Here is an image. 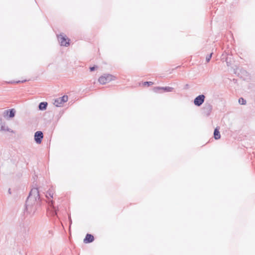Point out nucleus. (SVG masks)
Segmentation results:
<instances>
[{"label":"nucleus","mask_w":255,"mask_h":255,"mask_svg":"<svg viewBox=\"0 0 255 255\" xmlns=\"http://www.w3.org/2000/svg\"><path fill=\"white\" fill-rule=\"evenodd\" d=\"M27 81H28V80L26 79H23V78H21V79H15L10 80L7 81V83H9V84H17V83H23Z\"/></svg>","instance_id":"10"},{"label":"nucleus","mask_w":255,"mask_h":255,"mask_svg":"<svg viewBox=\"0 0 255 255\" xmlns=\"http://www.w3.org/2000/svg\"><path fill=\"white\" fill-rule=\"evenodd\" d=\"M144 86H146V85H152L153 84V83L152 82H144V83L143 84Z\"/></svg>","instance_id":"15"},{"label":"nucleus","mask_w":255,"mask_h":255,"mask_svg":"<svg viewBox=\"0 0 255 255\" xmlns=\"http://www.w3.org/2000/svg\"><path fill=\"white\" fill-rule=\"evenodd\" d=\"M47 106V102H41L39 105L38 108L40 110L43 111L46 109Z\"/></svg>","instance_id":"12"},{"label":"nucleus","mask_w":255,"mask_h":255,"mask_svg":"<svg viewBox=\"0 0 255 255\" xmlns=\"http://www.w3.org/2000/svg\"><path fill=\"white\" fill-rule=\"evenodd\" d=\"M0 131L12 132V130H11L8 127L4 126L1 118H0Z\"/></svg>","instance_id":"9"},{"label":"nucleus","mask_w":255,"mask_h":255,"mask_svg":"<svg viewBox=\"0 0 255 255\" xmlns=\"http://www.w3.org/2000/svg\"><path fill=\"white\" fill-rule=\"evenodd\" d=\"M116 79V77L113 75L105 74L99 77L98 81L101 84L104 85L115 81Z\"/></svg>","instance_id":"3"},{"label":"nucleus","mask_w":255,"mask_h":255,"mask_svg":"<svg viewBox=\"0 0 255 255\" xmlns=\"http://www.w3.org/2000/svg\"><path fill=\"white\" fill-rule=\"evenodd\" d=\"M16 111L14 109H11L9 110H7L4 111L3 113L4 117L6 116H8V117L10 118H13L15 115Z\"/></svg>","instance_id":"7"},{"label":"nucleus","mask_w":255,"mask_h":255,"mask_svg":"<svg viewBox=\"0 0 255 255\" xmlns=\"http://www.w3.org/2000/svg\"><path fill=\"white\" fill-rule=\"evenodd\" d=\"M212 53H211L208 56L206 57V61L207 62H209L212 57Z\"/></svg>","instance_id":"16"},{"label":"nucleus","mask_w":255,"mask_h":255,"mask_svg":"<svg viewBox=\"0 0 255 255\" xmlns=\"http://www.w3.org/2000/svg\"><path fill=\"white\" fill-rule=\"evenodd\" d=\"M59 42L61 46H68L70 44V39L63 34H60L57 35Z\"/></svg>","instance_id":"4"},{"label":"nucleus","mask_w":255,"mask_h":255,"mask_svg":"<svg viewBox=\"0 0 255 255\" xmlns=\"http://www.w3.org/2000/svg\"><path fill=\"white\" fill-rule=\"evenodd\" d=\"M43 137V134L41 131H37L34 133V140L35 142L39 144L41 142L42 139Z\"/></svg>","instance_id":"6"},{"label":"nucleus","mask_w":255,"mask_h":255,"mask_svg":"<svg viewBox=\"0 0 255 255\" xmlns=\"http://www.w3.org/2000/svg\"><path fill=\"white\" fill-rule=\"evenodd\" d=\"M40 201L39 190L37 188H32L27 198L25 206L27 212L29 213H34L36 206Z\"/></svg>","instance_id":"1"},{"label":"nucleus","mask_w":255,"mask_h":255,"mask_svg":"<svg viewBox=\"0 0 255 255\" xmlns=\"http://www.w3.org/2000/svg\"><path fill=\"white\" fill-rule=\"evenodd\" d=\"M239 103L241 105H246V101L243 98L241 97L239 99Z\"/></svg>","instance_id":"14"},{"label":"nucleus","mask_w":255,"mask_h":255,"mask_svg":"<svg viewBox=\"0 0 255 255\" xmlns=\"http://www.w3.org/2000/svg\"><path fill=\"white\" fill-rule=\"evenodd\" d=\"M214 136L215 139H219L221 137L220 132L217 128L214 130Z\"/></svg>","instance_id":"13"},{"label":"nucleus","mask_w":255,"mask_h":255,"mask_svg":"<svg viewBox=\"0 0 255 255\" xmlns=\"http://www.w3.org/2000/svg\"><path fill=\"white\" fill-rule=\"evenodd\" d=\"M94 240V238L91 234H87L84 240V242L86 244L92 243Z\"/></svg>","instance_id":"11"},{"label":"nucleus","mask_w":255,"mask_h":255,"mask_svg":"<svg viewBox=\"0 0 255 255\" xmlns=\"http://www.w3.org/2000/svg\"><path fill=\"white\" fill-rule=\"evenodd\" d=\"M96 67H95V66H93V67H90V71H94V70L95 69V68H96Z\"/></svg>","instance_id":"17"},{"label":"nucleus","mask_w":255,"mask_h":255,"mask_svg":"<svg viewBox=\"0 0 255 255\" xmlns=\"http://www.w3.org/2000/svg\"><path fill=\"white\" fill-rule=\"evenodd\" d=\"M54 193V189L52 187H51L50 189H49L46 194V197L48 200V204L49 206V210L50 211V214L53 216L57 215V210L55 207L53 206V201L52 200H50L51 198H53Z\"/></svg>","instance_id":"2"},{"label":"nucleus","mask_w":255,"mask_h":255,"mask_svg":"<svg viewBox=\"0 0 255 255\" xmlns=\"http://www.w3.org/2000/svg\"><path fill=\"white\" fill-rule=\"evenodd\" d=\"M8 192H9V193H10V189H9V190H8Z\"/></svg>","instance_id":"19"},{"label":"nucleus","mask_w":255,"mask_h":255,"mask_svg":"<svg viewBox=\"0 0 255 255\" xmlns=\"http://www.w3.org/2000/svg\"><path fill=\"white\" fill-rule=\"evenodd\" d=\"M68 97H59L54 100V104L57 107H61L68 100Z\"/></svg>","instance_id":"5"},{"label":"nucleus","mask_w":255,"mask_h":255,"mask_svg":"<svg viewBox=\"0 0 255 255\" xmlns=\"http://www.w3.org/2000/svg\"><path fill=\"white\" fill-rule=\"evenodd\" d=\"M205 97H196L194 101V103L196 106H200L204 102Z\"/></svg>","instance_id":"8"},{"label":"nucleus","mask_w":255,"mask_h":255,"mask_svg":"<svg viewBox=\"0 0 255 255\" xmlns=\"http://www.w3.org/2000/svg\"><path fill=\"white\" fill-rule=\"evenodd\" d=\"M70 224L72 223V220L70 217H69Z\"/></svg>","instance_id":"18"},{"label":"nucleus","mask_w":255,"mask_h":255,"mask_svg":"<svg viewBox=\"0 0 255 255\" xmlns=\"http://www.w3.org/2000/svg\"><path fill=\"white\" fill-rule=\"evenodd\" d=\"M49 233L52 234V231H49Z\"/></svg>","instance_id":"20"}]
</instances>
